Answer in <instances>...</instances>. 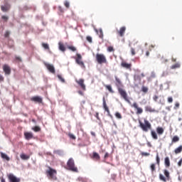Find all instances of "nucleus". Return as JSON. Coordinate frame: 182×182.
Segmentation results:
<instances>
[{
  "instance_id": "obj_1",
  "label": "nucleus",
  "mask_w": 182,
  "mask_h": 182,
  "mask_svg": "<svg viewBox=\"0 0 182 182\" xmlns=\"http://www.w3.org/2000/svg\"><path fill=\"white\" fill-rule=\"evenodd\" d=\"M115 85L117 87L118 93L120 95L121 97L125 100V102H129V95H127V92H126V90L123 89V83L122 82V80H120V78H119L117 76H115Z\"/></svg>"
},
{
  "instance_id": "obj_2",
  "label": "nucleus",
  "mask_w": 182,
  "mask_h": 182,
  "mask_svg": "<svg viewBox=\"0 0 182 182\" xmlns=\"http://www.w3.org/2000/svg\"><path fill=\"white\" fill-rule=\"evenodd\" d=\"M67 168L73 173H79V169H77V166L75 164V160L73 158H70L68 159L67 162Z\"/></svg>"
},
{
  "instance_id": "obj_3",
  "label": "nucleus",
  "mask_w": 182,
  "mask_h": 182,
  "mask_svg": "<svg viewBox=\"0 0 182 182\" xmlns=\"http://www.w3.org/2000/svg\"><path fill=\"white\" fill-rule=\"evenodd\" d=\"M46 174L50 180H58V177L56 176L58 171L55 169L52 168L50 166H48V170L46 171Z\"/></svg>"
},
{
  "instance_id": "obj_4",
  "label": "nucleus",
  "mask_w": 182,
  "mask_h": 182,
  "mask_svg": "<svg viewBox=\"0 0 182 182\" xmlns=\"http://www.w3.org/2000/svg\"><path fill=\"white\" fill-rule=\"evenodd\" d=\"M139 127L143 130V132H147L151 129V124L147 119H144V123L141 121H139Z\"/></svg>"
},
{
  "instance_id": "obj_5",
  "label": "nucleus",
  "mask_w": 182,
  "mask_h": 182,
  "mask_svg": "<svg viewBox=\"0 0 182 182\" xmlns=\"http://www.w3.org/2000/svg\"><path fill=\"white\" fill-rule=\"evenodd\" d=\"M95 59L99 65H103V63H107V59L106 56L103 54L97 53Z\"/></svg>"
},
{
  "instance_id": "obj_6",
  "label": "nucleus",
  "mask_w": 182,
  "mask_h": 182,
  "mask_svg": "<svg viewBox=\"0 0 182 182\" xmlns=\"http://www.w3.org/2000/svg\"><path fill=\"white\" fill-rule=\"evenodd\" d=\"M164 174L160 173L159 174V179L161 181L167 182L170 180V172H168V170L164 169Z\"/></svg>"
},
{
  "instance_id": "obj_7",
  "label": "nucleus",
  "mask_w": 182,
  "mask_h": 182,
  "mask_svg": "<svg viewBox=\"0 0 182 182\" xmlns=\"http://www.w3.org/2000/svg\"><path fill=\"white\" fill-rule=\"evenodd\" d=\"M77 58H75V62L79 66L82 68V69H85L86 66L85 65V63L82 60V55L80 53L76 54Z\"/></svg>"
},
{
  "instance_id": "obj_8",
  "label": "nucleus",
  "mask_w": 182,
  "mask_h": 182,
  "mask_svg": "<svg viewBox=\"0 0 182 182\" xmlns=\"http://www.w3.org/2000/svg\"><path fill=\"white\" fill-rule=\"evenodd\" d=\"M44 66L48 69V70L50 73L55 75L56 73V71L55 70V67L52 64H49L48 63H44Z\"/></svg>"
},
{
  "instance_id": "obj_9",
  "label": "nucleus",
  "mask_w": 182,
  "mask_h": 182,
  "mask_svg": "<svg viewBox=\"0 0 182 182\" xmlns=\"http://www.w3.org/2000/svg\"><path fill=\"white\" fill-rule=\"evenodd\" d=\"M9 182H21V178H17L14 173L7 175Z\"/></svg>"
},
{
  "instance_id": "obj_10",
  "label": "nucleus",
  "mask_w": 182,
  "mask_h": 182,
  "mask_svg": "<svg viewBox=\"0 0 182 182\" xmlns=\"http://www.w3.org/2000/svg\"><path fill=\"white\" fill-rule=\"evenodd\" d=\"M132 107H134L136 110V114H141V113H143V108L139 107L137 102H134L132 105Z\"/></svg>"
},
{
  "instance_id": "obj_11",
  "label": "nucleus",
  "mask_w": 182,
  "mask_h": 182,
  "mask_svg": "<svg viewBox=\"0 0 182 182\" xmlns=\"http://www.w3.org/2000/svg\"><path fill=\"white\" fill-rule=\"evenodd\" d=\"M102 102L104 109L105 112H107L108 116H109V117H113L112 114H110V110L109 109V107H107V104L106 103V98H105V97L102 98Z\"/></svg>"
},
{
  "instance_id": "obj_12",
  "label": "nucleus",
  "mask_w": 182,
  "mask_h": 182,
  "mask_svg": "<svg viewBox=\"0 0 182 182\" xmlns=\"http://www.w3.org/2000/svg\"><path fill=\"white\" fill-rule=\"evenodd\" d=\"M76 83L80 86L81 89L83 90H86V85H85V80L83 79H80V80H75Z\"/></svg>"
},
{
  "instance_id": "obj_13",
  "label": "nucleus",
  "mask_w": 182,
  "mask_h": 182,
  "mask_svg": "<svg viewBox=\"0 0 182 182\" xmlns=\"http://www.w3.org/2000/svg\"><path fill=\"white\" fill-rule=\"evenodd\" d=\"M31 102H35V103H42L43 102V100L42 97L39 96H35L31 98Z\"/></svg>"
},
{
  "instance_id": "obj_14",
  "label": "nucleus",
  "mask_w": 182,
  "mask_h": 182,
  "mask_svg": "<svg viewBox=\"0 0 182 182\" xmlns=\"http://www.w3.org/2000/svg\"><path fill=\"white\" fill-rule=\"evenodd\" d=\"M3 70L5 73V75H11V67H9V65H4L3 66Z\"/></svg>"
},
{
  "instance_id": "obj_15",
  "label": "nucleus",
  "mask_w": 182,
  "mask_h": 182,
  "mask_svg": "<svg viewBox=\"0 0 182 182\" xmlns=\"http://www.w3.org/2000/svg\"><path fill=\"white\" fill-rule=\"evenodd\" d=\"M122 68H124V69H128L129 70H132V63H127L126 62L121 63Z\"/></svg>"
},
{
  "instance_id": "obj_16",
  "label": "nucleus",
  "mask_w": 182,
  "mask_h": 182,
  "mask_svg": "<svg viewBox=\"0 0 182 182\" xmlns=\"http://www.w3.org/2000/svg\"><path fill=\"white\" fill-rule=\"evenodd\" d=\"M91 159L92 160H95V161H100V155L97 154V152H92V156H91Z\"/></svg>"
},
{
  "instance_id": "obj_17",
  "label": "nucleus",
  "mask_w": 182,
  "mask_h": 182,
  "mask_svg": "<svg viewBox=\"0 0 182 182\" xmlns=\"http://www.w3.org/2000/svg\"><path fill=\"white\" fill-rule=\"evenodd\" d=\"M125 32H126V27L122 26L119 28V31H117V33L119 36H120L121 38H123V36H124Z\"/></svg>"
},
{
  "instance_id": "obj_18",
  "label": "nucleus",
  "mask_w": 182,
  "mask_h": 182,
  "mask_svg": "<svg viewBox=\"0 0 182 182\" xmlns=\"http://www.w3.org/2000/svg\"><path fill=\"white\" fill-rule=\"evenodd\" d=\"M24 136L26 140H31V139H33V134L32 132H25Z\"/></svg>"
},
{
  "instance_id": "obj_19",
  "label": "nucleus",
  "mask_w": 182,
  "mask_h": 182,
  "mask_svg": "<svg viewBox=\"0 0 182 182\" xmlns=\"http://www.w3.org/2000/svg\"><path fill=\"white\" fill-rule=\"evenodd\" d=\"M1 9L3 12H8L9 9H11V6L9 4H6L5 6H1Z\"/></svg>"
},
{
  "instance_id": "obj_20",
  "label": "nucleus",
  "mask_w": 182,
  "mask_h": 182,
  "mask_svg": "<svg viewBox=\"0 0 182 182\" xmlns=\"http://www.w3.org/2000/svg\"><path fill=\"white\" fill-rule=\"evenodd\" d=\"M0 154L3 160H6V161H9V160H11V159L9 158V156H8L6 154H4V152H0Z\"/></svg>"
},
{
  "instance_id": "obj_21",
  "label": "nucleus",
  "mask_w": 182,
  "mask_h": 182,
  "mask_svg": "<svg viewBox=\"0 0 182 182\" xmlns=\"http://www.w3.org/2000/svg\"><path fill=\"white\" fill-rule=\"evenodd\" d=\"M145 112H149V113H154V112H156V109H153L150 106H146L145 107Z\"/></svg>"
},
{
  "instance_id": "obj_22",
  "label": "nucleus",
  "mask_w": 182,
  "mask_h": 182,
  "mask_svg": "<svg viewBox=\"0 0 182 182\" xmlns=\"http://www.w3.org/2000/svg\"><path fill=\"white\" fill-rule=\"evenodd\" d=\"M156 132L158 134H159V136H161V134H163V133H164V129H163V127H158L156 128Z\"/></svg>"
},
{
  "instance_id": "obj_23",
  "label": "nucleus",
  "mask_w": 182,
  "mask_h": 182,
  "mask_svg": "<svg viewBox=\"0 0 182 182\" xmlns=\"http://www.w3.org/2000/svg\"><path fill=\"white\" fill-rule=\"evenodd\" d=\"M20 157L21 160H29V159H31V156L26 155L25 154H21Z\"/></svg>"
},
{
  "instance_id": "obj_24",
  "label": "nucleus",
  "mask_w": 182,
  "mask_h": 182,
  "mask_svg": "<svg viewBox=\"0 0 182 182\" xmlns=\"http://www.w3.org/2000/svg\"><path fill=\"white\" fill-rule=\"evenodd\" d=\"M58 46L61 52H65V50H66V48L65 47V45H63L62 42L58 43Z\"/></svg>"
},
{
  "instance_id": "obj_25",
  "label": "nucleus",
  "mask_w": 182,
  "mask_h": 182,
  "mask_svg": "<svg viewBox=\"0 0 182 182\" xmlns=\"http://www.w3.org/2000/svg\"><path fill=\"white\" fill-rule=\"evenodd\" d=\"M104 86L109 92V93H114V91L112 88V85H105Z\"/></svg>"
},
{
  "instance_id": "obj_26",
  "label": "nucleus",
  "mask_w": 182,
  "mask_h": 182,
  "mask_svg": "<svg viewBox=\"0 0 182 182\" xmlns=\"http://www.w3.org/2000/svg\"><path fill=\"white\" fill-rule=\"evenodd\" d=\"M181 151H182V145L179 146L178 148H176L174 150L175 154H178L181 153Z\"/></svg>"
},
{
  "instance_id": "obj_27",
  "label": "nucleus",
  "mask_w": 182,
  "mask_h": 182,
  "mask_svg": "<svg viewBox=\"0 0 182 182\" xmlns=\"http://www.w3.org/2000/svg\"><path fill=\"white\" fill-rule=\"evenodd\" d=\"M165 166L167 168L170 167V159L168 156L165 158Z\"/></svg>"
},
{
  "instance_id": "obj_28",
  "label": "nucleus",
  "mask_w": 182,
  "mask_h": 182,
  "mask_svg": "<svg viewBox=\"0 0 182 182\" xmlns=\"http://www.w3.org/2000/svg\"><path fill=\"white\" fill-rule=\"evenodd\" d=\"M151 134L154 140H157V139H159V136H157V133H156V132L151 131Z\"/></svg>"
},
{
  "instance_id": "obj_29",
  "label": "nucleus",
  "mask_w": 182,
  "mask_h": 182,
  "mask_svg": "<svg viewBox=\"0 0 182 182\" xmlns=\"http://www.w3.org/2000/svg\"><path fill=\"white\" fill-rule=\"evenodd\" d=\"M67 48H68V49H69V50H71L72 52H76V50H77L76 47H75L73 46H68Z\"/></svg>"
},
{
  "instance_id": "obj_30",
  "label": "nucleus",
  "mask_w": 182,
  "mask_h": 182,
  "mask_svg": "<svg viewBox=\"0 0 182 182\" xmlns=\"http://www.w3.org/2000/svg\"><path fill=\"white\" fill-rule=\"evenodd\" d=\"M177 141H180V137L174 136L172 139V143H177Z\"/></svg>"
},
{
  "instance_id": "obj_31",
  "label": "nucleus",
  "mask_w": 182,
  "mask_h": 182,
  "mask_svg": "<svg viewBox=\"0 0 182 182\" xmlns=\"http://www.w3.org/2000/svg\"><path fill=\"white\" fill-rule=\"evenodd\" d=\"M180 63H177L171 67V69H178L180 68Z\"/></svg>"
},
{
  "instance_id": "obj_32",
  "label": "nucleus",
  "mask_w": 182,
  "mask_h": 182,
  "mask_svg": "<svg viewBox=\"0 0 182 182\" xmlns=\"http://www.w3.org/2000/svg\"><path fill=\"white\" fill-rule=\"evenodd\" d=\"M151 170L152 173H154V171H156V164H151Z\"/></svg>"
},
{
  "instance_id": "obj_33",
  "label": "nucleus",
  "mask_w": 182,
  "mask_h": 182,
  "mask_svg": "<svg viewBox=\"0 0 182 182\" xmlns=\"http://www.w3.org/2000/svg\"><path fill=\"white\" fill-rule=\"evenodd\" d=\"M98 35H99L100 39H103V30H102V28H100L99 30Z\"/></svg>"
},
{
  "instance_id": "obj_34",
  "label": "nucleus",
  "mask_w": 182,
  "mask_h": 182,
  "mask_svg": "<svg viewBox=\"0 0 182 182\" xmlns=\"http://www.w3.org/2000/svg\"><path fill=\"white\" fill-rule=\"evenodd\" d=\"M57 77L59 79V80H60V82H62V83H65V78H63V77H62V75H58Z\"/></svg>"
},
{
  "instance_id": "obj_35",
  "label": "nucleus",
  "mask_w": 182,
  "mask_h": 182,
  "mask_svg": "<svg viewBox=\"0 0 182 182\" xmlns=\"http://www.w3.org/2000/svg\"><path fill=\"white\" fill-rule=\"evenodd\" d=\"M32 130H33L36 132H41V127L36 126L32 128Z\"/></svg>"
},
{
  "instance_id": "obj_36",
  "label": "nucleus",
  "mask_w": 182,
  "mask_h": 182,
  "mask_svg": "<svg viewBox=\"0 0 182 182\" xmlns=\"http://www.w3.org/2000/svg\"><path fill=\"white\" fill-rule=\"evenodd\" d=\"M42 46H43V48H44V49H46L47 50H49V49H50L49 45L48 43H43Z\"/></svg>"
},
{
  "instance_id": "obj_37",
  "label": "nucleus",
  "mask_w": 182,
  "mask_h": 182,
  "mask_svg": "<svg viewBox=\"0 0 182 182\" xmlns=\"http://www.w3.org/2000/svg\"><path fill=\"white\" fill-rule=\"evenodd\" d=\"M141 90L144 92V93H147V92H149V88L147 87L143 86L141 87Z\"/></svg>"
},
{
  "instance_id": "obj_38",
  "label": "nucleus",
  "mask_w": 182,
  "mask_h": 182,
  "mask_svg": "<svg viewBox=\"0 0 182 182\" xmlns=\"http://www.w3.org/2000/svg\"><path fill=\"white\" fill-rule=\"evenodd\" d=\"M68 136L70 137V139H72L73 140H76V136L73 135V134L72 133H69Z\"/></svg>"
},
{
  "instance_id": "obj_39",
  "label": "nucleus",
  "mask_w": 182,
  "mask_h": 182,
  "mask_svg": "<svg viewBox=\"0 0 182 182\" xmlns=\"http://www.w3.org/2000/svg\"><path fill=\"white\" fill-rule=\"evenodd\" d=\"M115 117H117V119H119L122 118V114H120V112H116Z\"/></svg>"
},
{
  "instance_id": "obj_40",
  "label": "nucleus",
  "mask_w": 182,
  "mask_h": 182,
  "mask_svg": "<svg viewBox=\"0 0 182 182\" xmlns=\"http://www.w3.org/2000/svg\"><path fill=\"white\" fill-rule=\"evenodd\" d=\"M86 40L87 41V42H89L90 43H92V37L90 36H87L86 37Z\"/></svg>"
},
{
  "instance_id": "obj_41",
  "label": "nucleus",
  "mask_w": 182,
  "mask_h": 182,
  "mask_svg": "<svg viewBox=\"0 0 182 182\" xmlns=\"http://www.w3.org/2000/svg\"><path fill=\"white\" fill-rule=\"evenodd\" d=\"M107 50H108V52H114V48H113L112 46H109L107 48Z\"/></svg>"
},
{
  "instance_id": "obj_42",
  "label": "nucleus",
  "mask_w": 182,
  "mask_h": 182,
  "mask_svg": "<svg viewBox=\"0 0 182 182\" xmlns=\"http://www.w3.org/2000/svg\"><path fill=\"white\" fill-rule=\"evenodd\" d=\"M64 5H65V8L69 9V7H70L69 1H65L64 2Z\"/></svg>"
},
{
  "instance_id": "obj_43",
  "label": "nucleus",
  "mask_w": 182,
  "mask_h": 182,
  "mask_svg": "<svg viewBox=\"0 0 182 182\" xmlns=\"http://www.w3.org/2000/svg\"><path fill=\"white\" fill-rule=\"evenodd\" d=\"M131 53L132 56H134V55H136V50H134V48H131Z\"/></svg>"
},
{
  "instance_id": "obj_44",
  "label": "nucleus",
  "mask_w": 182,
  "mask_h": 182,
  "mask_svg": "<svg viewBox=\"0 0 182 182\" xmlns=\"http://www.w3.org/2000/svg\"><path fill=\"white\" fill-rule=\"evenodd\" d=\"M10 32L9 31H6L5 34H4V36L6 38H9V35H10Z\"/></svg>"
},
{
  "instance_id": "obj_45",
  "label": "nucleus",
  "mask_w": 182,
  "mask_h": 182,
  "mask_svg": "<svg viewBox=\"0 0 182 182\" xmlns=\"http://www.w3.org/2000/svg\"><path fill=\"white\" fill-rule=\"evenodd\" d=\"M144 76H146V75H144V73H141L140 76H137V79H139V80H141L140 77H144Z\"/></svg>"
},
{
  "instance_id": "obj_46",
  "label": "nucleus",
  "mask_w": 182,
  "mask_h": 182,
  "mask_svg": "<svg viewBox=\"0 0 182 182\" xmlns=\"http://www.w3.org/2000/svg\"><path fill=\"white\" fill-rule=\"evenodd\" d=\"M141 156H150V154L147 152H141Z\"/></svg>"
},
{
  "instance_id": "obj_47",
  "label": "nucleus",
  "mask_w": 182,
  "mask_h": 182,
  "mask_svg": "<svg viewBox=\"0 0 182 182\" xmlns=\"http://www.w3.org/2000/svg\"><path fill=\"white\" fill-rule=\"evenodd\" d=\"M156 163L157 164H160V157H159V154L156 155Z\"/></svg>"
},
{
  "instance_id": "obj_48",
  "label": "nucleus",
  "mask_w": 182,
  "mask_h": 182,
  "mask_svg": "<svg viewBox=\"0 0 182 182\" xmlns=\"http://www.w3.org/2000/svg\"><path fill=\"white\" fill-rule=\"evenodd\" d=\"M168 103H173V97H168Z\"/></svg>"
},
{
  "instance_id": "obj_49",
  "label": "nucleus",
  "mask_w": 182,
  "mask_h": 182,
  "mask_svg": "<svg viewBox=\"0 0 182 182\" xmlns=\"http://www.w3.org/2000/svg\"><path fill=\"white\" fill-rule=\"evenodd\" d=\"M1 19H4V21H8V19H9V17L8 16H1Z\"/></svg>"
},
{
  "instance_id": "obj_50",
  "label": "nucleus",
  "mask_w": 182,
  "mask_h": 182,
  "mask_svg": "<svg viewBox=\"0 0 182 182\" xmlns=\"http://www.w3.org/2000/svg\"><path fill=\"white\" fill-rule=\"evenodd\" d=\"M179 107H180V103L176 102V103L175 104L174 109H178Z\"/></svg>"
},
{
  "instance_id": "obj_51",
  "label": "nucleus",
  "mask_w": 182,
  "mask_h": 182,
  "mask_svg": "<svg viewBox=\"0 0 182 182\" xmlns=\"http://www.w3.org/2000/svg\"><path fill=\"white\" fill-rule=\"evenodd\" d=\"M178 167H181L182 166V159H180V161L178 162Z\"/></svg>"
},
{
  "instance_id": "obj_52",
  "label": "nucleus",
  "mask_w": 182,
  "mask_h": 182,
  "mask_svg": "<svg viewBox=\"0 0 182 182\" xmlns=\"http://www.w3.org/2000/svg\"><path fill=\"white\" fill-rule=\"evenodd\" d=\"M95 117L97 119V120H100V117H99V112L95 113Z\"/></svg>"
},
{
  "instance_id": "obj_53",
  "label": "nucleus",
  "mask_w": 182,
  "mask_h": 182,
  "mask_svg": "<svg viewBox=\"0 0 182 182\" xmlns=\"http://www.w3.org/2000/svg\"><path fill=\"white\" fill-rule=\"evenodd\" d=\"M153 99L155 102H157V100H159V97L157 95H154Z\"/></svg>"
},
{
  "instance_id": "obj_54",
  "label": "nucleus",
  "mask_w": 182,
  "mask_h": 182,
  "mask_svg": "<svg viewBox=\"0 0 182 182\" xmlns=\"http://www.w3.org/2000/svg\"><path fill=\"white\" fill-rule=\"evenodd\" d=\"M104 158L105 159H107V158H109V153H105V156H104Z\"/></svg>"
},
{
  "instance_id": "obj_55",
  "label": "nucleus",
  "mask_w": 182,
  "mask_h": 182,
  "mask_svg": "<svg viewBox=\"0 0 182 182\" xmlns=\"http://www.w3.org/2000/svg\"><path fill=\"white\" fill-rule=\"evenodd\" d=\"M4 76L0 75V82H4Z\"/></svg>"
},
{
  "instance_id": "obj_56",
  "label": "nucleus",
  "mask_w": 182,
  "mask_h": 182,
  "mask_svg": "<svg viewBox=\"0 0 182 182\" xmlns=\"http://www.w3.org/2000/svg\"><path fill=\"white\" fill-rule=\"evenodd\" d=\"M0 180H1V182H6V181H5V178H4V177H1Z\"/></svg>"
},
{
  "instance_id": "obj_57",
  "label": "nucleus",
  "mask_w": 182,
  "mask_h": 182,
  "mask_svg": "<svg viewBox=\"0 0 182 182\" xmlns=\"http://www.w3.org/2000/svg\"><path fill=\"white\" fill-rule=\"evenodd\" d=\"M146 56H147V57L150 56V52L149 51L146 52Z\"/></svg>"
},
{
  "instance_id": "obj_58",
  "label": "nucleus",
  "mask_w": 182,
  "mask_h": 182,
  "mask_svg": "<svg viewBox=\"0 0 182 182\" xmlns=\"http://www.w3.org/2000/svg\"><path fill=\"white\" fill-rule=\"evenodd\" d=\"M162 62H164V63H166V62H168V60L167 59H162Z\"/></svg>"
},
{
  "instance_id": "obj_59",
  "label": "nucleus",
  "mask_w": 182,
  "mask_h": 182,
  "mask_svg": "<svg viewBox=\"0 0 182 182\" xmlns=\"http://www.w3.org/2000/svg\"><path fill=\"white\" fill-rule=\"evenodd\" d=\"M16 60H18L19 62H21V60L19 57H16Z\"/></svg>"
},
{
  "instance_id": "obj_60",
  "label": "nucleus",
  "mask_w": 182,
  "mask_h": 182,
  "mask_svg": "<svg viewBox=\"0 0 182 182\" xmlns=\"http://www.w3.org/2000/svg\"><path fill=\"white\" fill-rule=\"evenodd\" d=\"M177 59L172 58V62H176Z\"/></svg>"
},
{
  "instance_id": "obj_61",
  "label": "nucleus",
  "mask_w": 182,
  "mask_h": 182,
  "mask_svg": "<svg viewBox=\"0 0 182 182\" xmlns=\"http://www.w3.org/2000/svg\"><path fill=\"white\" fill-rule=\"evenodd\" d=\"M134 43H139V41H137L136 40H133Z\"/></svg>"
},
{
  "instance_id": "obj_62",
  "label": "nucleus",
  "mask_w": 182,
  "mask_h": 182,
  "mask_svg": "<svg viewBox=\"0 0 182 182\" xmlns=\"http://www.w3.org/2000/svg\"><path fill=\"white\" fill-rule=\"evenodd\" d=\"M79 95H83V92L82 91H78Z\"/></svg>"
},
{
  "instance_id": "obj_63",
  "label": "nucleus",
  "mask_w": 182,
  "mask_h": 182,
  "mask_svg": "<svg viewBox=\"0 0 182 182\" xmlns=\"http://www.w3.org/2000/svg\"><path fill=\"white\" fill-rule=\"evenodd\" d=\"M32 122H33V123H36L35 119H32Z\"/></svg>"
},
{
  "instance_id": "obj_64",
  "label": "nucleus",
  "mask_w": 182,
  "mask_h": 182,
  "mask_svg": "<svg viewBox=\"0 0 182 182\" xmlns=\"http://www.w3.org/2000/svg\"><path fill=\"white\" fill-rule=\"evenodd\" d=\"M92 134L93 136H95V133H92Z\"/></svg>"
}]
</instances>
